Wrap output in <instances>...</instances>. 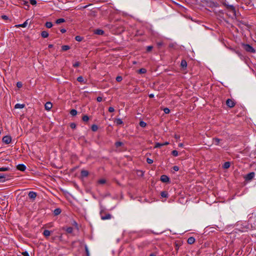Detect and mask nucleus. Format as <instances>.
Returning a JSON list of instances; mask_svg holds the SVG:
<instances>
[{
    "mask_svg": "<svg viewBox=\"0 0 256 256\" xmlns=\"http://www.w3.org/2000/svg\"><path fill=\"white\" fill-rule=\"evenodd\" d=\"M225 13L227 16L233 19L236 17V8L233 4H230L225 0Z\"/></svg>",
    "mask_w": 256,
    "mask_h": 256,
    "instance_id": "1",
    "label": "nucleus"
},
{
    "mask_svg": "<svg viewBox=\"0 0 256 256\" xmlns=\"http://www.w3.org/2000/svg\"><path fill=\"white\" fill-rule=\"evenodd\" d=\"M100 214L102 220H110L112 217L110 214L106 212L104 209L100 210Z\"/></svg>",
    "mask_w": 256,
    "mask_h": 256,
    "instance_id": "2",
    "label": "nucleus"
},
{
    "mask_svg": "<svg viewBox=\"0 0 256 256\" xmlns=\"http://www.w3.org/2000/svg\"><path fill=\"white\" fill-rule=\"evenodd\" d=\"M244 48L248 52L252 53H254L256 52V50L253 48V47L248 44H244Z\"/></svg>",
    "mask_w": 256,
    "mask_h": 256,
    "instance_id": "3",
    "label": "nucleus"
},
{
    "mask_svg": "<svg viewBox=\"0 0 256 256\" xmlns=\"http://www.w3.org/2000/svg\"><path fill=\"white\" fill-rule=\"evenodd\" d=\"M226 106L230 108H232L236 105V102L234 100L228 98L226 102Z\"/></svg>",
    "mask_w": 256,
    "mask_h": 256,
    "instance_id": "4",
    "label": "nucleus"
},
{
    "mask_svg": "<svg viewBox=\"0 0 256 256\" xmlns=\"http://www.w3.org/2000/svg\"><path fill=\"white\" fill-rule=\"evenodd\" d=\"M255 174L254 172H251L246 175L244 177L246 181H250L254 178Z\"/></svg>",
    "mask_w": 256,
    "mask_h": 256,
    "instance_id": "5",
    "label": "nucleus"
},
{
    "mask_svg": "<svg viewBox=\"0 0 256 256\" xmlns=\"http://www.w3.org/2000/svg\"><path fill=\"white\" fill-rule=\"evenodd\" d=\"M2 142L6 144H9L12 141V138L10 136H6L3 137L2 139Z\"/></svg>",
    "mask_w": 256,
    "mask_h": 256,
    "instance_id": "6",
    "label": "nucleus"
},
{
    "mask_svg": "<svg viewBox=\"0 0 256 256\" xmlns=\"http://www.w3.org/2000/svg\"><path fill=\"white\" fill-rule=\"evenodd\" d=\"M160 180L163 182H169L170 178L166 175L163 174L160 176Z\"/></svg>",
    "mask_w": 256,
    "mask_h": 256,
    "instance_id": "7",
    "label": "nucleus"
},
{
    "mask_svg": "<svg viewBox=\"0 0 256 256\" xmlns=\"http://www.w3.org/2000/svg\"><path fill=\"white\" fill-rule=\"evenodd\" d=\"M36 196V193L32 191L30 192L28 194V196L29 198L32 200H35Z\"/></svg>",
    "mask_w": 256,
    "mask_h": 256,
    "instance_id": "8",
    "label": "nucleus"
},
{
    "mask_svg": "<svg viewBox=\"0 0 256 256\" xmlns=\"http://www.w3.org/2000/svg\"><path fill=\"white\" fill-rule=\"evenodd\" d=\"M16 168L22 172H24L26 170V166L24 164H19L16 166Z\"/></svg>",
    "mask_w": 256,
    "mask_h": 256,
    "instance_id": "9",
    "label": "nucleus"
},
{
    "mask_svg": "<svg viewBox=\"0 0 256 256\" xmlns=\"http://www.w3.org/2000/svg\"><path fill=\"white\" fill-rule=\"evenodd\" d=\"M52 104L50 102H48L46 103L44 108L46 110H50L52 108Z\"/></svg>",
    "mask_w": 256,
    "mask_h": 256,
    "instance_id": "10",
    "label": "nucleus"
},
{
    "mask_svg": "<svg viewBox=\"0 0 256 256\" xmlns=\"http://www.w3.org/2000/svg\"><path fill=\"white\" fill-rule=\"evenodd\" d=\"M88 174L89 172L86 170H81L80 175L83 178L88 176Z\"/></svg>",
    "mask_w": 256,
    "mask_h": 256,
    "instance_id": "11",
    "label": "nucleus"
},
{
    "mask_svg": "<svg viewBox=\"0 0 256 256\" xmlns=\"http://www.w3.org/2000/svg\"><path fill=\"white\" fill-rule=\"evenodd\" d=\"M94 32L96 34L102 35L104 34V31L100 29H96L94 30Z\"/></svg>",
    "mask_w": 256,
    "mask_h": 256,
    "instance_id": "12",
    "label": "nucleus"
},
{
    "mask_svg": "<svg viewBox=\"0 0 256 256\" xmlns=\"http://www.w3.org/2000/svg\"><path fill=\"white\" fill-rule=\"evenodd\" d=\"M194 242L195 238L192 236L190 237L187 240V242L190 244H194Z\"/></svg>",
    "mask_w": 256,
    "mask_h": 256,
    "instance_id": "13",
    "label": "nucleus"
},
{
    "mask_svg": "<svg viewBox=\"0 0 256 256\" xmlns=\"http://www.w3.org/2000/svg\"><path fill=\"white\" fill-rule=\"evenodd\" d=\"M62 212V210L60 208H56L54 211V215L56 216L59 215Z\"/></svg>",
    "mask_w": 256,
    "mask_h": 256,
    "instance_id": "14",
    "label": "nucleus"
},
{
    "mask_svg": "<svg viewBox=\"0 0 256 256\" xmlns=\"http://www.w3.org/2000/svg\"><path fill=\"white\" fill-rule=\"evenodd\" d=\"M180 66L182 68H186L187 66L186 61L184 60H182L181 61Z\"/></svg>",
    "mask_w": 256,
    "mask_h": 256,
    "instance_id": "15",
    "label": "nucleus"
},
{
    "mask_svg": "<svg viewBox=\"0 0 256 256\" xmlns=\"http://www.w3.org/2000/svg\"><path fill=\"white\" fill-rule=\"evenodd\" d=\"M43 234L46 238L49 236L50 234V232L48 230H45L43 232Z\"/></svg>",
    "mask_w": 256,
    "mask_h": 256,
    "instance_id": "16",
    "label": "nucleus"
},
{
    "mask_svg": "<svg viewBox=\"0 0 256 256\" xmlns=\"http://www.w3.org/2000/svg\"><path fill=\"white\" fill-rule=\"evenodd\" d=\"M168 192L166 191H162L160 192V196L162 198H168Z\"/></svg>",
    "mask_w": 256,
    "mask_h": 256,
    "instance_id": "17",
    "label": "nucleus"
},
{
    "mask_svg": "<svg viewBox=\"0 0 256 256\" xmlns=\"http://www.w3.org/2000/svg\"><path fill=\"white\" fill-rule=\"evenodd\" d=\"M6 175L4 174H0V182L6 181Z\"/></svg>",
    "mask_w": 256,
    "mask_h": 256,
    "instance_id": "18",
    "label": "nucleus"
},
{
    "mask_svg": "<svg viewBox=\"0 0 256 256\" xmlns=\"http://www.w3.org/2000/svg\"><path fill=\"white\" fill-rule=\"evenodd\" d=\"M25 107L24 104H16L15 106V108H22Z\"/></svg>",
    "mask_w": 256,
    "mask_h": 256,
    "instance_id": "19",
    "label": "nucleus"
},
{
    "mask_svg": "<svg viewBox=\"0 0 256 256\" xmlns=\"http://www.w3.org/2000/svg\"><path fill=\"white\" fill-rule=\"evenodd\" d=\"M41 36L44 38H46L48 36V33L46 31H42Z\"/></svg>",
    "mask_w": 256,
    "mask_h": 256,
    "instance_id": "20",
    "label": "nucleus"
},
{
    "mask_svg": "<svg viewBox=\"0 0 256 256\" xmlns=\"http://www.w3.org/2000/svg\"><path fill=\"white\" fill-rule=\"evenodd\" d=\"M70 49V46L68 45H64L62 46V51H66Z\"/></svg>",
    "mask_w": 256,
    "mask_h": 256,
    "instance_id": "21",
    "label": "nucleus"
},
{
    "mask_svg": "<svg viewBox=\"0 0 256 256\" xmlns=\"http://www.w3.org/2000/svg\"><path fill=\"white\" fill-rule=\"evenodd\" d=\"M114 122H116L117 125L123 124V122L120 118H116L114 120Z\"/></svg>",
    "mask_w": 256,
    "mask_h": 256,
    "instance_id": "22",
    "label": "nucleus"
},
{
    "mask_svg": "<svg viewBox=\"0 0 256 256\" xmlns=\"http://www.w3.org/2000/svg\"><path fill=\"white\" fill-rule=\"evenodd\" d=\"M28 20H26L25 22H24V23H23L22 24H18V25H16V27H22V28H25L27 24H28Z\"/></svg>",
    "mask_w": 256,
    "mask_h": 256,
    "instance_id": "23",
    "label": "nucleus"
},
{
    "mask_svg": "<svg viewBox=\"0 0 256 256\" xmlns=\"http://www.w3.org/2000/svg\"><path fill=\"white\" fill-rule=\"evenodd\" d=\"M65 20L63 18H60L56 20V24H60L61 23L65 22Z\"/></svg>",
    "mask_w": 256,
    "mask_h": 256,
    "instance_id": "24",
    "label": "nucleus"
},
{
    "mask_svg": "<svg viewBox=\"0 0 256 256\" xmlns=\"http://www.w3.org/2000/svg\"><path fill=\"white\" fill-rule=\"evenodd\" d=\"M52 26H53V24H52V22H47L45 24V26L47 28H51Z\"/></svg>",
    "mask_w": 256,
    "mask_h": 256,
    "instance_id": "25",
    "label": "nucleus"
},
{
    "mask_svg": "<svg viewBox=\"0 0 256 256\" xmlns=\"http://www.w3.org/2000/svg\"><path fill=\"white\" fill-rule=\"evenodd\" d=\"M23 4L26 6V10H28L30 8V5L28 4V2L26 0H23Z\"/></svg>",
    "mask_w": 256,
    "mask_h": 256,
    "instance_id": "26",
    "label": "nucleus"
},
{
    "mask_svg": "<svg viewBox=\"0 0 256 256\" xmlns=\"http://www.w3.org/2000/svg\"><path fill=\"white\" fill-rule=\"evenodd\" d=\"M91 129L93 132H96L98 130V126L96 124H92L91 126Z\"/></svg>",
    "mask_w": 256,
    "mask_h": 256,
    "instance_id": "27",
    "label": "nucleus"
},
{
    "mask_svg": "<svg viewBox=\"0 0 256 256\" xmlns=\"http://www.w3.org/2000/svg\"><path fill=\"white\" fill-rule=\"evenodd\" d=\"M140 74H144L146 72V70L144 68H140L138 72Z\"/></svg>",
    "mask_w": 256,
    "mask_h": 256,
    "instance_id": "28",
    "label": "nucleus"
},
{
    "mask_svg": "<svg viewBox=\"0 0 256 256\" xmlns=\"http://www.w3.org/2000/svg\"><path fill=\"white\" fill-rule=\"evenodd\" d=\"M222 140H220V139H219L218 138H214V142L216 144V145H218L220 142L222 141Z\"/></svg>",
    "mask_w": 256,
    "mask_h": 256,
    "instance_id": "29",
    "label": "nucleus"
},
{
    "mask_svg": "<svg viewBox=\"0 0 256 256\" xmlns=\"http://www.w3.org/2000/svg\"><path fill=\"white\" fill-rule=\"evenodd\" d=\"M73 228L70 226L66 228V232L68 234H72L73 232Z\"/></svg>",
    "mask_w": 256,
    "mask_h": 256,
    "instance_id": "30",
    "label": "nucleus"
},
{
    "mask_svg": "<svg viewBox=\"0 0 256 256\" xmlns=\"http://www.w3.org/2000/svg\"><path fill=\"white\" fill-rule=\"evenodd\" d=\"M70 114L72 116H75L77 114V111L75 109H72L70 111Z\"/></svg>",
    "mask_w": 256,
    "mask_h": 256,
    "instance_id": "31",
    "label": "nucleus"
},
{
    "mask_svg": "<svg viewBox=\"0 0 256 256\" xmlns=\"http://www.w3.org/2000/svg\"><path fill=\"white\" fill-rule=\"evenodd\" d=\"M164 45V42L162 41L156 42V46L158 48H160Z\"/></svg>",
    "mask_w": 256,
    "mask_h": 256,
    "instance_id": "32",
    "label": "nucleus"
},
{
    "mask_svg": "<svg viewBox=\"0 0 256 256\" xmlns=\"http://www.w3.org/2000/svg\"><path fill=\"white\" fill-rule=\"evenodd\" d=\"M139 125L142 128H145L146 126V123L144 121H140Z\"/></svg>",
    "mask_w": 256,
    "mask_h": 256,
    "instance_id": "33",
    "label": "nucleus"
},
{
    "mask_svg": "<svg viewBox=\"0 0 256 256\" xmlns=\"http://www.w3.org/2000/svg\"><path fill=\"white\" fill-rule=\"evenodd\" d=\"M10 168L8 167H2L0 168V172H5L10 170Z\"/></svg>",
    "mask_w": 256,
    "mask_h": 256,
    "instance_id": "34",
    "label": "nucleus"
},
{
    "mask_svg": "<svg viewBox=\"0 0 256 256\" xmlns=\"http://www.w3.org/2000/svg\"><path fill=\"white\" fill-rule=\"evenodd\" d=\"M75 40L78 42H81L83 40V38L80 36H77L75 37Z\"/></svg>",
    "mask_w": 256,
    "mask_h": 256,
    "instance_id": "35",
    "label": "nucleus"
},
{
    "mask_svg": "<svg viewBox=\"0 0 256 256\" xmlns=\"http://www.w3.org/2000/svg\"><path fill=\"white\" fill-rule=\"evenodd\" d=\"M232 162H225V169L228 168L230 167Z\"/></svg>",
    "mask_w": 256,
    "mask_h": 256,
    "instance_id": "36",
    "label": "nucleus"
},
{
    "mask_svg": "<svg viewBox=\"0 0 256 256\" xmlns=\"http://www.w3.org/2000/svg\"><path fill=\"white\" fill-rule=\"evenodd\" d=\"M82 120L84 122H86L88 120L89 118L88 116L84 115L82 116Z\"/></svg>",
    "mask_w": 256,
    "mask_h": 256,
    "instance_id": "37",
    "label": "nucleus"
},
{
    "mask_svg": "<svg viewBox=\"0 0 256 256\" xmlns=\"http://www.w3.org/2000/svg\"><path fill=\"white\" fill-rule=\"evenodd\" d=\"M77 80L78 82H84V78L82 76H80L77 78Z\"/></svg>",
    "mask_w": 256,
    "mask_h": 256,
    "instance_id": "38",
    "label": "nucleus"
},
{
    "mask_svg": "<svg viewBox=\"0 0 256 256\" xmlns=\"http://www.w3.org/2000/svg\"><path fill=\"white\" fill-rule=\"evenodd\" d=\"M122 144H122V142H116L115 143V146H116V148L120 147V146H122Z\"/></svg>",
    "mask_w": 256,
    "mask_h": 256,
    "instance_id": "39",
    "label": "nucleus"
},
{
    "mask_svg": "<svg viewBox=\"0 0 256 256\" xmlns=\"http://www.w3.org/2000/svg\"><path fill=\"white\" fill-rule=\"evenodd\" d=\"M162 146V143L156 142L155 144L154 148H160Z\"/></svg>",
    "mask_w": 256,
    "mask_h": 256,
    "instance_id": "40",
    "label": "nucleus"
},
{
    "mask_svg": "<svg viewBox=\"0 0 256 256\" xmlns=\"http://www.w3.org/2000/svg\"><path fill=\"white\" fill-rule=\"evenodd\" d=\"M172 154L174 156H178V152L176 150H173L172 152Z\"/></svg>",
    "mask_w": 256,
    "mask_h": 256,
    "instance_id": "41",
    "label": "nucleus"
},
{
    "mask_svg": "<svg viewBox=\"0 0 256 256\" xmlns=\"http://www.w3.org/2000/svg\"><path fill=\"white\" fill-rule=\"evenodd\" d=\"M164 112L166 114H168L170 112V110L168 108H164L163 110Z\"/></svg>",
    "mask_w": 256,
    "mask_h": 256,
    "instance_id": "42",
    "label": "nucleus"
},
{
    "mask_svg": "<svg viewBox=\"0 0 256 256\" xmlns=\"http://www.w3.org/2000/svg\"><path fill=\"white\" fill-rule=\"evenodd\" d=\"M153 48V46H149L146 47V52H150Z\"/></svg>",
    "mask_w": 256,
    "mask_h": 256,
    "instance_id": "43",
    "label": "nucleus"
},
{
    "mask_svg": "<svg viewBox=\"0 0 256 256\" xmlns=\"http://www.w3.org/2000/svg\"><path fill=\"white\" fill-rule=\"evenodd\" d=\"M106 182V180L104 179H100L98 180V183L100 184H104Z\"/></svg>",
    "mask_w": 256,
    "mask_h": 256,
    "instance_id": "44",
    "label": "nucleus"
},
{
    "mask_svg": "<svg viewBox=\"0 0 256 256\" xmlns=\"http://www.w3.org/2000/svg\"><path fill=\"white\" fill-rule=\"evenodd\" d=\"M72 66L74 68H78L80 66V62H76L75 63H74Z\"/></svg>",
    "mask_w": 256,
    "mask_h": 256,
    "instance_id": "45",
    "label": "nucleus"
},
{
    "mask_svg": "<svg viewBox=\"0 0 256 256\" xmlns=\"http://www.w3.org/2000/svg\"><path fill=\"white\" fill-rule=\"evenodd\" d=\"M29 1H30V4L33 6L36 4L37 2H36V0H29Z\"/></svg>",
    "mask_w": 256,
    "mask_h": 256,
    "instance_id": "46",
    "label": "nucleus"
},
{
    "mask_svg": "<svg viewBox=\"0 0 256 256\" xmlns=\"http://www.w3.org/2000/svg\"><path fill=\"white\" fill-rule=\"evenodd\" d=\"M122 80V76H116V80L118 82H121Z\"/></svg>",
    "mask_w": 256,
    "mask_h": 256,
    "instance_id": "47",
    "label": "nucleus"
},
{
    "mask_svg": "<svg viewBox=\"0 0 256 256\" xmlns=\"http://www.w3.org/2000/svg\"><path fill=\"white\" fill-rule=\"evenodd\" d=\"M76 124L74 122H72V123H70V127L72 128V129H74L76 128Z\"/></svg>",
    "mask_w": 256,
    "mask_h": 256,
    "instance_id": "48",
    "label": "nucleus"
},
{
    "mask_svg": "<svg viewBox=\"0 0 256 256\" xmlns=\"http://www.w3.org/2000/svg\"><path fill=\"white\" fill-rule=\"evenodd\" d=\"M22 82H18L16 83V86L18 88H22Z\"/></svg>",
    "mask_w": 256,
    "mask_h": 256,
    "instance_id": "49",
    "label": "nucleus"
},
{
    "mask_svg": "<svg viewBox=\"0 0 256 256\" xmlns=\"http://www.w3.org/2000/svg\"><path fill=\"white\" fill-rule=\"evenodd\" d=\"M146 162L148 164H152L153 162V160L150 159V158H146Z\"/></svg>",
    "mask_w": 256,
    "mask_h": 256,
    "instance_id": "50",
    "label": "nucleus"
},
{
    "mask_svg": "<svg viewBox=\"0 0 256 256\" xmlns=\"http://www.w3.org/2000/svg\"><path fill=\"white\" fill-rule=\"evenodd\" d=\"M21 254L24 256H30L28 253L26 251L21 252Z\"/></svg>",
    "mask_w": 256,
    "mask_h": 256,
    "instance_id": "51",
    "label": "nucleus"
},
{
    "mask_svg": "<svg viewBox=\"0 0 256 256\" xmlns=\"http://www.w3.org/2000/svg\"><path fill=\"white\" fill-rule=\"evenodd\" d=\"M172 169L174 171L177 172L179 170V167L178 166H173Z\"/></svg>",
    "mask_w": 256,
    "mask_h": 256,
    "instance_id": "52",
    "label": "nucleus"
},
{
    "mask_svg": "<svg viewBox=\"0 0 256 256\" xmlns=\"http://www.w3.org/2000/svg\"><path fill=\"white\" fill-rule=\"evenodd\" d=\"M108 110L109 112H114V109L113 107L110 106V107H109Z\"/></svg>",
    "mask_w": 256,
    "mask_h": 256,
    "instance_id": "53",
    "label": "nucleus"
},
{
    "mask_svg": "<svg viewBox=\"0 0 256 256\" xmlns=\"http://www.w3.org/2000/svg\"><path fill=\"white\" fill-rule=\"evenodd\" d=\"M96 100L98 102H100L102 100V98L101 97V96H98L97 98H96Z\"/></svg>",
    "mask_w": 256,
    "mask_h": 256,
    "instance_id": "54",
    "label": "nucleus"
},
{
    "mask_svg": "<svg viewBox=\"0 0 256 256\" xmlns=\"http://www.w3.org/2000/svg\"><path fill=\"white\" fill-rule=\"evenodd\" d=\"M85 250H86V253L87 256H89V252H88V247L86 246H85Z\"/></svg>",
    "mask_w": 256,
    "mask_h": 256,
    "instance_id": "55",
    "label": "nucleus"
},
{
    "mask_svg": "<svg viewBox=\"0 0 256 256\" xmlns=\"http://www.w3.org/2000/svg\"><path fill=\"white\" fill-rule=\"evenodd\" d=\"M2 18L3 20H6L8 19V16L6 15L2 16Z\"/></svg>",
    "mask_w": 256,
    "mask_h": 256,
    "instance_id": "56",
    "label": "nucleus"
},
{
    "mask_svg": "<svg viewBox=\"0 0 256 256\" xmlns=\"http://www.w3.org/2000/svg\"><path fill=\"white\" fill-rule=\"evenodd\" d=\"M178 248H179V245L178 244H176V243L175 244V248L176 250H178Z\"/></svg>",
    "mask_w": 256,
    "mask_h": 256,
    "instance_id": "57",
    "label": "nucleus"
},
{
    "mask_svg": "<svg viewBox=\"0 0 256 256\" xmlns=\"http://www.w3.org/2000/svg\"><path fill=\"white\" fill-rule=\"evenodd\" d=\"M60 30L62 32V33H64L66 32V30L64 28H62Z\"/></svg>",
    "mask_w": 256,
    "mask_h": 256,
    "instance_id": "58",
    "label": "nucleus"
},
{
    "mask_svg": "<svg viewBox=\"0 0 256 256\" xmlns=\"http://www.w3.org/2000/svg\"><path fill=\"white\" fill-rule=\"evenodd\" d=\"M168 144H169V142H165L162 143V146H167V145H168Z\"/></svg>",
    "mask_w": 256,
    "mask_h": 256,
    "instance_id": "59",
    "label": "nucleus"
},
{
    "mask_svg": "<svg viewBox=\"0 0 256 256\" xmlns=\"http://www.w3.org/2000/svg\"><path fill=\"white\" fill-rule=\"evenodd\" d=\"M149 97H150V98H153L154 97V94H149Z\"/></svg>",
    "mask_w": 256,
    "mask_h": 256,
    "instance_id": "60",
    "label": "nucleus"
},
{
    "mask_svg": "<svg viewBox=\"0 0 256 256\" xmlns=\"http://www.w3.org/2000/svg\"><path fill=\"white\" fill-rule=\"evenodd\" d=\"M53 46H53V44H50L48 46V48H52L53 47Z\"/></svg>",
    "mask_w": 256,
    "mask_h": 256,
    "instance_id": "61",
    "label": "nucleus"
},
{
    "mask_svg": "<svg viewBox=\"0 0 256 256\" xmlns=\"http://www.w3.org/2000/svg\"><path fill=\"white\" fill-rule=\"evenodd\" d=\"M183 146H184V144L182 143H180L178 144V146H180V147H182Z\"/></svg>",
    "mask_w": 256,
    "mask_h": 256,
    "instance_id": "62",
    "label": "nucleus"
},
{
    "mask_svg": "<svg viewBox=\"0 0 256 256\" xmlns=\"http://www.w3.org/2000/svg\"><path fill=\"white\" fill-rule=\"evenodd\" d=\"M169 46L170 47V48H172L174 46V44H171L169 45Z\"/></svg>",
    "mask_w": 256,
    "mask_h": 256,
    "instance_id": "63",
    "label": "nucleus"
},
{
    "mask_svg": "<svg viewBox=\"0 0 256 256\" xmlns=\"http://www.w3.org/2000/svg\"><path fill=\"white\" fill-rule=\"evenodd\" d=\"M150 256H156V254H154L152 253V254H150Z\"/></svg>",
    "mask_w": 256,
    "mask_h": 256,
    "instance_id": "64",
    "label": "nucleus"
}]
</instances>
